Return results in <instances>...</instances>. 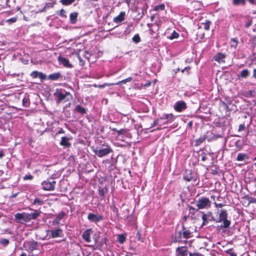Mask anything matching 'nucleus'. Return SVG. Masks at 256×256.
I'll return each mask as SVG.
<instances>
[{
  "label": "nucleus",
  "mask_w": 256,
  "mask_h": 256,
  "mask_svg": "<svg viewBox=\"0 0 256 256\" xmlns=\"http://www.w3.org/2000/svg\"><path fill=\"white\" fill-rule=\"evenodd\" d=\"M41 212L38 210H34L31 213H18L14 215L15 219L17 222H28L32 220L36 219L40 214Z\"/></svg>",
  "instance_id": "1"
},
{
  "label": "nucleus",
  "mask_w": 256,
  "mask_h": 256,
  "mask_svg": "<svg viewBox=\"0 0 256 256\" xmlns=\"http://www.w3.org/2000/svg\"><path fill=\"white\" fill-rule=\"evenodd\" d=\"M54 96L58 98V102H66L72 99V96L69 92L62 88H56Z\"/></svg>",
  "instance_id": "2"
},
{
  "label": "nucleus",
  "mask_w": 256,
  "mask_h": 256,
  "mask_svg": "<svg viewBox=\"0 0 256 256\" xmlns=\"http://www.w3.org/2000/svg\"><path fill=\"white\" fill-rule=\"evenodd\" d=\"M218 222H223L221 226L222 228H226L230 224V221L228 220V213L227 211L225 210H220L218 211Z\"/></svg>",
  "instance_id": "3"
},
{
  "label": "nucleus",
  "mask_w": 256,
  "mask_h": 256,
  "mask_svg": "<svg viewBox=\"0 0 256 256\" xmlns=\"http://www.w3.org/2000/svg\"><path fill=\"white\" fill-rule=\"evenodd\" d=\"M211 202L208 198L202 197L196 202V206L198 209L207 208L210 207Z\"/></svg>",
  "instance_id": "4"
},
{
  "label": "nucleus",
  "mask_w": 256,
  "mask_h": 256,
  "mask_svg": "<svg viewBox=\"0 0 256 256\" xmlns=\"http://www.w3.org/2000/svg\"><path fill=\"white\" fill-rule=\"evenodd\" d=\"M56 184V182L54 180H44L42 183V189L44 190H54L55 188Z\"/></svg>",
  "instance_id": "5"
},
{
  "label": "nucleus",
  "mask_w": 256,
  "mask_h": 256,
  "mask_svg": "<svg viewBox=\"0 0 256 256\" xmlns=\"http://www.w3.org/2000/svg\"><path fill=\"white\" fill-rule=\"evenodd\" d=\"M94 152L96 154L98 157L101 158L110 154L112 152V150L109 146H107L105 148L96 149Z\"/></svg>",
  "instance_id": "6"
},
{
  "label": "nucleus",
  "mask_w": 256,
  "mask_h": 256,
  "mask_svg": "<svg viewBox=\"0 0 256 256\" xmlns=\"http://www.w3.org/2000/svg\"><path fill=\"white\" fill-rule=\"evenodd\" d=\"M196 173L192 172V170H186L184 174V180L188 182L192 180H196Z\"/></svg>",
  "instance_id": "7"
},
{
  "label": "nucleus",
  "mask_w": 256,
  "mask_h": 256,
  "mask_svg": "<svg viewBox=\"0 0 256 256\" xmlns=\"http://www.w3.org/2000/svg\"><path fill=\"white\" fill-rule=\"evenodd\" d=\"M88 219L91 222L97 223L103 220V216L100 214H94L90 213L88 216Z\"/></svg>",
  "instance_id": "8"
},
{
  "label": "nucleus",
  "mask_w": 256,
  "mask_h": 256,
  "mask_svg": "<svg viewBox=\"0 0 256 256\" xmlns=\"http://www.w3.org/2000/svg\"><path fill=\"white\" fill-rule=\"evenodd\" d=\"M226 55L224 54L218 52L215 54L213 59L219 64L224 63Z\"/></svg>",
  "instance_id": "9"
},
{
  "label": "nucleus",
  "mask_w": 256,
  "mask_h": 256,
  "mask_svg": "<svg viewBox=\"0 0 256 256\" xmlns=\"http://www.w3.org/2000/svg\"><path fill=\"white\" fill-rule=\"evenodd\" d=\"M58 60L60 64H62L64 67L71 68L72 66L69 60L64 57L59 56L58 58Z\"/></svg>",
  "instance_id": "10"
},
{
  "label": "nucleus",
  "mask_w": 256,
  "mask_h": 256,
  "mask_svg": "<svg viewBox=\"0 0 256 256\" xmlns=\"http://www.w3.org/2000/svg\"><path fill=\"white\" fill-rule=\"evenodd\" d=\"M174 109L177 112H181L186 108V104L184 101H178L174 105Z\"/></svg>",
  "instance_id": "11"
},
{
  "label": "nucleus",
  "mask_w": 256,
  "mask_h": 256,
  "mask_svg": "<svg viewBox=\"0 0 256 256\" xmlns=\"http://www.w3.org/2000/svg\"><path fill=\"white\" fill-rule=\"evenodd\" d=\"M176 256H187L188 250L184 246L178 247L176 250Z\"/></svg>",
  "instance_id": "12"
},
{
  "label": "nucleus",
  "mask_w": 256,
  "mask_h": 256,
  "mask_svg": "<svg viewBox=\"0 0 256 256\" xmlns=\"http://www.w3.org/2000/svg\"><path fill=\"white\" fill-rule=\"evenodd\" d=\"M92 232L91 229H87L82 234L83 239L87 242H91L90 236L92 234Z\"/></svg>",
  "instance_id": "13"
},
{
  "label": "nucleus",
  "mask_w": 256,
  "mask_h": 256,
  "mask_svg": "<svg viewBox=\"0 0 256 256\" xmlns=\"http://www.w3.org/2000/svg\"><path fill=\"white\" fill-rule=\"evenodd\" d=\"M52 238H56L60 237L62 236V231L60 228H58L55 230H52L50 231Z\"/></svg>",
  "instance_id": "14"
},
{
  "label": "nucleus",
  "mask_w": 256,
  "mask_h": 256,
  "mask_svg": "<svg viewBox=\"0 0 256 256\" xmlns=\"http://www.w3.org/2000/svg\"><path fill=\"white\" fill-rule=\"evenodd\" d=\"M125 12H121L118 16L114 18V22L116 23L121 22L124 20Z\"/></svg>",
  "instance_id": "15"
},
{
  "label": "nucleus",
  "mask_w": 256,
  "mask_h": 256,
  "mask_svg": "<svg viewBox=\"0 0 256 256\" xmlns=\"http://www.w3.org/2000/svg\"><path fill=\"white\" fill-rule=\"evenodd\" d=\"M70 138H68L66 136H63L61 138V141L60 144L66 147H70V144L69 142Z\"/></svg>",
  "instance_id": "16"
},
{
  "label": "nucleus",
  "mask_w": 256,
  "mask_h": 256,
  "mask_svg": "<svg viewBox=\"0 0 256 256\" xmlns=\"http://www.w3.org/2000/svg\"><path fill=\"white\" fill-rule=\"evenodd\" d=\"M62 77V74L60 72H55L52 74L48 76V79L52 80H56Z\"/></svg>",
  "instance_id": "17"
},
{
  "label": "nucleus",
  "mask_w": 256,
  "mask_h": 256,
  "mask_svg": "<svg viewBox=\"0 0 256 256\" xmlns=\"http://www.w3.org/2000/svg\"><path fill=\"white\" fill-rule=\"evenodd\" d=\"M160 119H167V122H172L174 120V116L172 114H164L160 118Z\"/></svg>",
  "instance_id": "18"
},
{
  "label": "nucleus",
  "mask_w": 256,
  "mask_h": 256,
  "mask_svg": "<svg viewBox=\"0 0 256 256\" xmlns=\"http://www.w3.org/2000/svg\"><path fill=\"white\" fill-rule=\"evenodd\" d=\"M27 244L28 246V248L30 250H34L37 248L38 244L36 242H27Z\"/></svg>",
  "instance_id": "19"
},
{
  "label": "nucleus",
  "mask_w": 256,
  "mask_h": 256,
  "mask_svg": "<svg viewBox=\"0 0 256 256\" xmlns=\"http://www.w3.org/2000/svg\"><path fill=\"white\" fill-rule=\"evenodd\" d=\"M249 158L248 154H243V153H239L238 154L236 160L238 161H243L246 160H248Z\"/></svg>",
  "instance_id": "20"
},
{
  "label": "nucleus",
  "mask_w": 256,
  "mask_h": 256,
  "mask_svg": "<svg viewBox=\"0 0 256 256\" xmlns=\"http://www.w3.org/2000/svg\"><path fill=\"white\" fill-rule=\"evenodd\" d=\"M78 14L77 12H73L70 14V18L71 23L75 24L76 22Z\"/></svg>",
  "instance_id": "21"
},
{
  "label": "nucleus",
  "mask_w": 256,
  "mask_h": 256,
  "mask_svg": "<svg viewBox=\"0 0 256 256\" xmlns=\"http://www.w3.org/2000/svg\"><path fill=\"white\" fill-rule=\"evenodd\" d=\"M44 204V202L40 198H36L32 203V205L42 206Z\"/></svg>",
  "instance_id": "22"
},
{
  "label": "nucleus",
  "mask_w": 256,
  "mask_h": 256,
  "mask_svg": "<svg viewBox=\"0 0 256 256\" xmlns=\"http://www.w3.org/2000/svg\"><path fill=\"white\" fill-rule=\"evenodd\" d=\"M250 74L248 70L245 69L242 70L240 72V76L243 78H246Z\"/></svg>",
  "instance_id": "23"
},
{
  "label": "nucleus",
  "mask_w": 256,
  "mask_h": 256,
  "mask_svg": "<svg viewBox=\"0 0 256 256\" xmlns=\"http://www.w3.org/2000/svg\"><path fill=\"white\" fill-rule=\"evenodd\" d=\"M132 80V77H128L124 80H123L121 81H120L118 82L117 83L114 84L116 85H120L121 84H126L128 82H130Z\"/></svg>",
  "instance_id": "24"
},
{
  "label": "nucleus",
  "mask_w": 256,
  "mask_h": 256,
  "mask_svg": "<svg viewBox=\"0 0 256 256\" xmlns=\"http://www.w3.org/2000/svg\"><path fill=\"white\" fill-rule=\"evenodd\" d=\"M113 130H116L117 132V135L120 136L121 135H126L127 134V131L124 129H120V130H116V128H113Z\"/></svg>",
  "instance_id": "25"
},
{
  "label": "nucleus",
  "mask_w": 256,
  "mask_h": 256,
  "mask_svg": "<svg viewBox=\"0 0 256 256\" xmlns=\"http://www.w3.org/2000/svg\"><path fill=\"white\" fill-rule=\"evenodd\" d=\"M206 140L205 136H201L199 138H198L195 140V146H200L202 143Z\"/></svg>",
  "instance_id": "26"
},
{
  "label": "nucleus",
  "mask_w": 256,
  "mask_h": 256,
  "mask_svg": "<svg viewBox=\"0 0 256 256\" xmlns=\"http://www.w3.org/2000/svg\"><path fill=\"white\" fill-rule=\"evenodd\" d=\"M232 4L234 6L242 4L244 6L246 4V0H233Z\"/></svg>",
  "instance_id": "27"
},
{
  "label": "nucleus",
  "mask_w": 256,
  "mask_h": 256,
  "mask_svg": "<svg viewBox=\"0 0 256 256\" xmlns=\"http://www.w3.org/2000/svg\"><path fill=\"white\" fill-rule=\"evenodd\" d=\"M76 0H60V3L64 6H68L72 4Z\"/></svg>",
  "instance_id": "28"
},
{
  "label": "nucleus",
  "mask_w": 256,
  "mask_h": 256,
  "mask_svg": "<svg viewBox=\"0 0 256 256\" xmlns=\"http://www.w3.org/2000/svg\"><path fill=\"white\" fill-rule=\"evenodd\" d=\"M165 8V6L164 4H162L158 6H155L153 10L154 11H160V10H164Z\"/></svg>",
  "instance_id": "29"
},
{
  "label": "nucleus",
  "mask_w": 256,
  "mask_h": 256,
  "mask_svg": "<svg viewBox=\"0 0 256 256\" xmlns=\"http://www.w3.org/2000/svg\"><path fill=\"white\" fill-rule=\"evenodd\" d=\"M76 110L81 114H84L86 113V110L85 109L82 107V106H80V105H78L76 108Z\"/></svg>",
  "instance_id": "30"
},
{
  "label": "nucleus",
  "mask_w": 256,
  "mask_h": 256,
  "mask_svg": "<svg viewBox=\"0 0 256 256\" xmlns=\"http://www.w3.org/2000/svg\"><path fill=\"white\" fill-rule=\"evenodd\" d=\"M117 238L118 242L121 244H123L126 241V239L125 236L123 234L118 235Z\"/></svg>",
  "instance_id": "31"
},
{
  "label": "nucleus",
  "mask_w": 256,
  "mask_h": 256,
  "mask_svg": "<svg viewBox=\"0 0 256 256\" xmlns=\"http://www.w3.org/2000/svg\"><path fill=\"white\" fill-rule=\"evenodd\" d=\"M132 41L135 43L137 44L140 41V38L138 35V34H136L132 38Z\"/></svg>",
  "instance_id": "32"
},
{
  "label": "nucleus",
  "mask_w": 256,
  "mask_h": 256,
  "mask_svg": "<svg viewBox=\"0 0 256 256\" xmlns=\"http://www.w3.org/2000/svg\"><path fill=\"white\" fill-rule=\"evenodd\" d=\"M29 100L26 97L22 99V104L25 107H28L29 106Z\"/></svg>",
  "instance_id": "33"
},
{
  "label": "nucleus",
  "mask_w": 256,
  "mask_h": 256,
  "mask_svg": "<svg viewBox=\"0 0 256 256\" xmlns=\"http://www.w3.org/2000/svg\"><path fill=\"white\" fill-rule=\"evenodd\" d=\"M179 34L175 31H174L171 34L170 36H169V39L172 40L178 37Z\"/></svg>",
  "instance_id": "34"
},
{
  "label": "nucleus",
  "mask_w": 256,
  "mask_h": 256,
  "mask_svg": "<svg viewBox=\"0 0 256 256\" xmlns=\"http://www.w3.org/2000/svg\"><path fill=\"white\" fill-rule=\"evenodd\" d=\"M0 243L4 246H6L9 244V240L6 238H2L0 240Z\"/></svg>",
  "instance_id": "35"
},
{
  "label": "nucleus",
  "mask_w": 256,
  "mask_h": 256,
  "mask_svg": "<svg viewBox=\"0 0 256 256\" xmlns=\"http://www.w3.org/2000/svg\"><path fill=\"white\" fill-rule=\"evenodd\" d=\"M202 220H203L202 225L206 224L208 223L206 214H204L202 216Z\"/></svg>",
  "instance_id": "36"
},
{
  "label": "nucleus",
  "mask_w": 256,
  "mask_h": 256,
  "mask_svg": "<svg viewBox=\"0 0 256 256\" xmlns=\"http://www.w3.org/2000/svg\"><path fill=\"white\" fill-rule=\"evenodd\" d=\"M202 25L204 26V28L206 30H208L210 26V22L207 21L206 22L202 24Z\"/></svg>",
  "instance_id": "37"
},
{
  "label": "nucleus",
  "mask_w": 256,
  "mask_h": 256,
  "mask_svg": "<svg viewBox=\"0 0 256 256\" xmlns=\"http://www.w3.org/2000/svg\"><path fill=\"white\" fill-rule=\"evenodd\" d=\"M191 232L189 230H184L183 232L184 237L186 238H188L190 237Z\"/></svg>",
  "instance_id": "38"
},
{
  "label": "nucleus",
  "mask_w": 256,
  "mask_h": 256,
  "mask_svg": "<svg viewBox=\"0 0 256 256\" xmlns=\"http://www.w3.org/2000/svg\"><path fill=\"white\" fill-rule=\"evenodd\" d=\"M226 253L229 254L230 256H236V254L232 249H228L226 250Z\"/></svg>",
  "instance_id": "39"
},
{
  "label": "nucleus",
  "mask_w": 256,
  "mask_h": 256,
  "mask_svg": "<svg viewBox=\"0 0 256 256\" xmlns=\"http://www.w3.org/2000/svg\"><path fill=\"white\" fill-rule=\"evenodd\" d=\"M40 72L38 71H33L30 74V76L33 78H38V74Z\"/></svg>",
  "instance_id": "40"
},
{
  "label": "nucleus",
  "mask_w": 256,
  "mask_h": 256,
  "mask_svg": "<svg viewBox=\"0 0 256 256\" xmlns=\"http://www.w3.org/2000/svg\"><path fill=\"white\" fill-rule=\"evenodd\" d=\"M38 78H39L42 80H44L46 78V75L42 72H40L38 74Z\"/></svg>",
  "instance_id": "41"
},
{
  "label": "nucleus",
  "mask_w": 256,
  "mask_h": 256,
  "mask_svg": "<svg viewBox=\"0 0 256 256\" xmlns=\"http://www.w3.org/2000/svg\"><path fill=\"white\" fill-rule=\"evenodd\" d=\"M64 214H65L64 212H61L56 216V218H57L58 220H60L64 216Z\"/></svg>",
  "instance_id": "42"
},
{
  "label": "nucleus",
  "mask_w": 256,
  "mask_h": 256,
  "mask_svg": "<svg viewBox=\"0 0 256 256\" xmlns=\"http://www.w3.org/2000/svg\"><path fill=\"white\" fill-rule=\"evenodd\" d=\"M231 40L232 42L234 43V44H231V46L232 47L236 48L238 44V40L236 38H232Z\"/></svg>",
  "instance_id": "43"
},
{
  "label": "nucleus",
  "mask_w": 256,
  "mask_h": 256,
  "mask_svg": "<svg viewBox=\"0 0 256 256\" xmlns=\"http://www.w3.org/2000/svg\"><path fill=\"white\" fill-rule=\"evenodd\" d=\"M33 178V176L30 174H27L24 176V179L25 180H32Z\"/></svg>",
  "instance_id": "44"
},
{
  "label": "nucleus",
  "mask_w": 256,
  "mask_h": 256,
  "mask_svg": "<svg viewBox=\"0 0 256 256\" xmlns=\"http://www.w3.org/2000/svg\"><path fill=\"white\" fill-rule=\"evenodd\" d=\"M152 24H147V26L149 28V30H150V34L151 36H153V34L154 33V30L151 28L152 27Z\"/></svg>",
  "instance_id": "45"
},
{
  "label": "nucleus",
  "mask_w": 256,
  "mask_h": 256,
  "mask_svg": "<svg viewBox=\"0 0 256 256\" xmlns=\"http://www.w3.org/2000/svg\"><path fill=\"white\" fill-rule=\"evenodd\" d=\"M113 84H113L106 83V84H104L102 85H99L98 86V88H104L106 86H112Z\"/></svg>",
  "instance_id": "46"
},
{
  "label": "nucleus",
  "mask_w": 256,
  "mask_h": 256,
  "mask_svg": "<svg viewBox=\"0 0 256 256\" xmlns=\"http://www.w3.org/2000/svg\"><path fill=\"white\" fill-rule=\"evenodd\" d=\"M245 126L244 124H240L238 126V130L239 132L243 131L245 129Z\"/></svg>",
  "instance_id": "47"
},
{
  "label": "nucleus",
  "mask_w": 256,
  "mask_h": 256,
  "mask_svg": "<svg viewBox=\"0 0 256 256\" xmlns=\"http://www.w3.org/2000/svg\"><path fill=\"white\" fill-rule=\"evenodd\" d=\"M98 193L100 195L102 196H104L105 194V192L103 188L100 189L98 190Z\"/></svg>",
  "instance_id": "48"
},
{
  "label": "nucleus",
  "mask_w": 256,
  "mask_h": 256,
  "mask_svg": "<svg viewBox=\"0 0 256 256\" xmlns=\"http://www.w3.org/2000/svg\"><path fill=\"white\" fill-rule=\"evenodd\" d=\"M54 6V4L48 2L46 3L44 6V8H52Z\"/></svg>",
  "instance_id": "49"
},
{
  "label": "nucleus",
  "mask_w": 256,
  "mask_h": 256,
  "mask_svg": "<svg viewBox=\"0 0 256 256\" xmlns=\"http://www.w3.org/2000/svg\"><path fill=\"white\" fill-rule=\"evenodd\" d=\"M16 20V18H12L10 19H8L7 22H14Z\"/></svg>",
  "instance_id": "50"
},
{
  "label": "nucleus",
  "mask_w": 256,
  "mask_h": 256,
  "mask_svg": "<svg viewBox=\"0 0 256 256\" xmlns=\"http://www.w3.org/2000/svg\"><path fill=\"white\" fill-rule=\"evenodd\" d=\"M190 256H204L202 254H200L199 253H191L190 252Z\"/></svg>",
  "instance_id": "51"
},
{
  "label": "nucleus",
  "mask_w": 256,
  "mask_h": 256,
  "mask_svg": "<svg viewBox=\"0 0 256 256\" xmlns=\"http://www.w3.org/2000/svg\"><path fill=\"white\" fill-rule=\"evenodd\" d=\"M214 204L216 205V206L218 208H222L224 206L223 204H217L216 202L214 203Z\"/></svg>",
  "instance_id": "52"
},
{
  "label": "nucleus",
  "mask_w": 256,
  "mask_h": 256,
  "mask_svg": "<svg viewBox=\"0 0 256 256\" xmlns=\"http://www.w3.org/2000/svg\"><path fill=\"white\" fill-rule=\"evenodd\" d=\"M65 13H66V11L64 9H62L60 11L59 15L61 16H64V15Z\"/></svg>",
  "instance_id": "53"
},
{
  "label": "nucleus",
  "mask_w": 256,
  "mask_h": 256,
  "mask_svg": "<svg viewBox=\"0 0 256 256\" xmlns=\"http://www.w3.org/2000/svg\"><path fill=\"white\" fill-rule=\"evenodd\" d=\"M158 120H157L154 122L152 124V127H154L158 125Z\"/></svg>",
  "instance_id": "54"
},
{
  "label": "nucleus",
  "mask_w": 256,
  "mask_h": 256,
  "mask_svg": "<svg viewBox=\"0 0 256 256\" xmlns=\"http://www.w3.org/2000/svg\"><path fill=\"white\" fill-rule=\"evenodd\" d=\"M250 203H256V198H251L249 200Z\"/></svg>",
  "instance_id": "55"
},
{
  "label": "nucleus",
  "mask_w": 256,
  "mask_h": 256,
  "mask_svg": "<svg viewBox=\"0 0 256 256\" xmlns=\"http://www.w3.org/2000/svg\"><path fill=\"white\" fill-rule=\"evenodd\" d=\"M59 221H60V220H58L57 219V218H56L54 220L52 221V223H53V224H54V223H58Z\"/></svg>",
  "instance_id": "56"
},
{
  "label": "nucleus",
  "mask_w": 256,
  "mask_h": 256,
  "mask_svg": "<svg viewBox=\"0 0 256 256\" xmlns=\"http://www.w3.org/2000/svg\"><path fill=\"white\" fill-rule=\"evenodd\" d=\"M249 2L252 4H255L256 0H248Z\"/></svg>",
  "instance_id": "57"
},
{
  "label": "nucleus",
  "mask_w": 256,
  "mask_h": 256,
  "mask_svg": "<svg viewBox=\"0 0 256 256\" xmlns=\"http://www.w3.org/2000/svg\"><path fill=\"white\" fill-rule=\"evenodd\" d=\"M252 76L254 78H256V68L254 70Z\"/></svg>",
  "instance_id": "58"
},
{
  "label": "nucleus",
  "mask_w": 256,
  "mask_h": 256,
  "mask_svg": "<svg viewBox=\"0 0 256 256\" xmlns=\"http://www.w3.org/2000/svg\"><path fill=\"white\" fill-rule=\"evenodd\" d=\"M64 130L62 129V128H60L58 132V134H62V133H64Z\"/></svg>",
  "instance_id": "59"
},
{
  "label": "nucleus",
  "mask_w": 256,
  "mask_h": 256,
  "mask_svg": "<svg viewBox=\"0 0 256 256\" xmlns=\"http://www.w3.org/2000/svg\"><path fill=\"white\" fill-rule=\"evenodd\" d=\"M206 159V156H203L202 157V160L204 162Z\"/></svg>",
  "instance_id": "60"
},
{
  "label": "nucleus",
  "mask_w": 256,
  "mask_h": 256,
  "mask_svg": "<svg viewBox=\"0 0 256 256\" xmlns=\"http://www.w3.org/2000/svg\"><path fill=\"white\" fill-rule=\"evenodd\" d=\"M4 154L2 152H0V158H2L4 156Z\"/></svg>",
  "instance_id": "61"
},
{
  "label": "nucleus",
  "mask_w": 256,
  "mask_h": 256,
  "mask_svg": "<svg viewBox=\"0 0 256 256\" xmlns=\"http://www.w3.org/2000/svg\"><path fill=\"white\" fill-rule=\"evenodd\" d=\"M20 256H26V254L25 253H23L21 254Z\"/></svg>",
  "instance_id": "62"
},
{
  "label": "nucleus",
  "mask_w": 256,
  "mask_h": 256,
  "mask_svg": "<svg viewBox=\"0 0 256 256\" xmlns=\"http://www.w3.org/2000/svg\"><path fill=\"white\" fill-rule=\"evenodd\" d=\"M250 25V23H248V24H246V26L248 28V27Z\"/></svg>",
  "instance_id": "63"
},
{
  "label": "nucleus",
  "mask_w": 256,
  "mask_h": 256,
  "mask_svg": "<svg viewBox=\"0 0 256 256\" xmlns=\"http://www.w3.org/2000/svg\"><path fill=\"white\" fill-rule=\"evenodd\" d=\"M190 210H194V208H192V207H190Z\"/></svg>",
  "instance_id": "64"
}]
</instances>
